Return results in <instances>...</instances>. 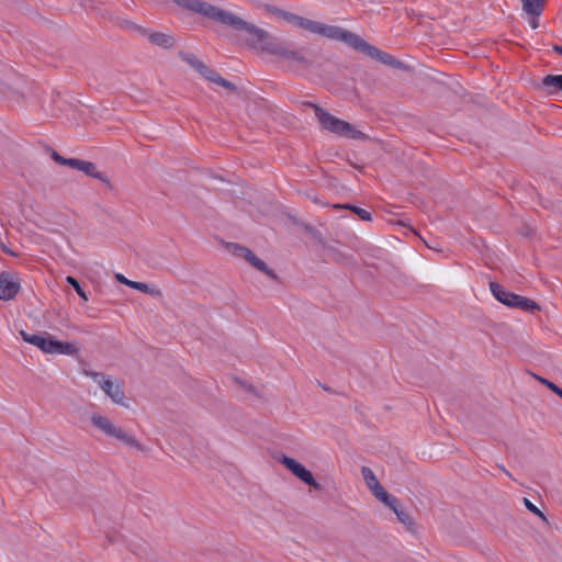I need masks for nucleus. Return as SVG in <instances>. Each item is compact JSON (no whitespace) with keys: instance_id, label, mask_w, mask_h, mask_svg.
<instances>
[{"instance_id":"nucleus-5","label":"nucleus","mask_w":562,"mask_h":562,"mask_svg":"<svg viewBox=\"0 0 562 562\" xmlns=\"http://www.w3.org/2000/svg\"><path fill=\"white\" fill-rule=\"evenodd\" d=\"M85 374L98 384V386L114 404L128 407L122 384L117 380L101 372L86 371Z\"/></svg>"},{"instance_id":"nucleus-11","label":"nucleus","mask_w":562,"mask_h":562,"mask_svg":"<svg viewBox=\"0 0 562 562\" xmlns=\"http://www.w3.org/2000/svg\"><path fill=\"white\" fill-rule=\"evenodd\" d=\"M297 27L303 29L310 33L323 35L327 38H331V35L334 33V25H327L314 20H310L306 18L301 19Z\"/></svg>"},{"instance_id":"nucleus-18","label":"nucleus","mask_w":562,"mask_h":562,"mask_svg":"<svg viewBox=\"0 0 562 562\" xmlns=\"http://www.w3.org/2000/svg\"><path fill=\"white\" fill-rule=\"evenodd\" d=\"M130 288H132L134 290H137V291H140L143 293H147V294H149V295H151L154 297H157V299L161 296V291L158 288L150 286L147 283L133 281V283L130 284Z\"/></svg>"},{"instance_id":"nucleus-10","label":"nucleus","mask_w":562,"mask_h":562,"mask_svg":"<svg viewBox=\"0 0 562 562\" xmlns=\"http://www.w3.org/2000/svg\"><path fill=\"white\" fill-rule=\"evenodd\" d=\"M20 289V280L15 273L10 271L0 272V300H13Z\"/></svg>"},{"instance_id":"nucleus-37","label":"nucleus","mask_w":562,"mask_h":562,"mask_svg":"<svg viewBox=\"0 0 562 562\" xmlns=\"http://www.w3.org/2000/svg\"><path fill=\"white\" fill-rule=\"evenodd\" d=\"M501 469H502L503 473H505L507 476L512 477V474L504 467H501Z\"/></svg>"},{"instance_id":"nucleus-23","label":"nucleus","mask_w":562,"mask_h":562,"mask_svg":"<svg viewBox=\"0 0 562 562\" xmlns=\"http://www.w3.org/2000/svg\"><path fill=\"white\" fill-rule=\"evenodd\" d=\"M274 13L280 16L281 19L288 21L289 23L294 24L295 26L299 25L302 16L293 14L291 12L282 11V10H274Z\"/></svg>"},{"instance_id":"nucleus-15","label":"nucleus","mask_w":562,"mask_h":562,"mask_svg":"<svg viewBox=\"0 0 562 562\" xmlns=\"http://www.w3.org/2000/svg\"><path fill=\"white\" fill-rule=\"evenodd\" d=\"M200 74L204 76L209 81L220 85L227 90L235 91L236 89L232 82L222 78L218 74H216L214 70L209 69L206 66L205 69H203Z\"/></svg>"},{"instance_id":"nucleus-4","label":"nucleus","mask_w":562,"mask_h":562,"mask_svg":"<svg viewBox=\"0 0 562 562\" xmlns=\"http://www.w3.org/2000/svg\"><path fill=\"white\" fill-rule=\"evenodd\" d=\"M312 106L324 130L352 139L360 138L362 136V133L357 131L350 123L331 115L318 105L314 104Z\"/></svg>"},{"instance_id":"nucleus-16","label":"nucleus","mask_w":562,"mask_h":562,"mask_svg":"<svg viewBox=\"0 0 562 562\" xmlns=\"http://www.w3.org/2000/svg\"><path fill=\"white\" fill-rule=\"evenodd\" d=\"M522 10L530 16H539L543 9L544 0H520Z\"/></svg>"},{"instance_id":"nucleus-13","label":"nucleus","mask_w":562,"mask_h":562,"mask_svg":"<svg viewBox=\"0 0 562 562\" xmlns=\"http://www.w3.org/2000/svg\"><path fill=\"white\" fill-rule=\"evenodd\" d=\"M281 59L288 61L290 65H306L307 60L301 50L292 49L285 46Z\"/></svg>"},{"instance_id":"nucleus-8","label":"nucleus","mask_w":562,"mask_h":562,"mask_svg":"<svg viewBox=\"0 0 562 562\" xmlns=\"http://www.w3.org/2000/svg\"><path fill=\"white\" fill-rule=\"evenodd\" d=\"M280 463L289 470L294 476L304 482L305 484L319 490L321 485L315 481L312 472L307 470L303 464L297 462L296 460L283 456L280 458Z\"/></svg>"},{"instance_id":"nucleus-7","label":"nucleus","mask_w":562,"mask_h":562,"mask_svg":"<svg viewBox=\"0 0 562 562\" xmlns=\"http://www.w3.org/2000/svg\"><path fill=\"white\" fill-rule=\"evenodd\" d=\"M330 40L341 41V42L346 43L348 46H350L357 50H360L366 55H369V53L375 52L374 46L368 44L366 41H363L357 34L346 31L338 26L334 27V33H333Z\"/></svg>"},{"instance_id":"nucleus-21","label":"nucleus","mask_w":562,"mask_h":562,"mask_svg":"<svg viewBox=\"0 0 562 562\" xmlns=\"http://www.w3.org/2000/svg\"><path fill=\"white\" fill-rule=\"evenodd\" d=\"M334 209H348L351 210L353 213H356L362 221H371V214L361 207L353 206L350 204H334Z\"/></svg>"},{"instance_id":"nucleus-31","label":"nucleus","mask_w":562,"mask_h":562,"mask_svg":"<svg viewBox=\"0 0 562 562\" xmlns=\"http://www.w3.org/2000/svg\"><path fill=\"white\" fill-rule=\"evenodd\" d=\"M80 162H81V159H78V158H67V161H66L65 166H69L70 168L78 170V168L80 166Z\"/></svg>"},{"instance_id":"nucleus-25","label":"nucleus","mask_w":562,"mask_h":562,"mask_svg":"<svg viewBox=\"0 0 562 562\" xmlns=\"http://www.w3.org/2000/svg\"><path fill=\"white\" fill-rule=\"evenodd\" d=\"M369 490L381 503L389 499L390 494L383 488L380 482Z\"/></svg>"},{"instance_id":"nucleus-38","label":"nucleus","mask_w":562,"mask_h":562,"mask_svg":"<svg viewBox=\"0 0 562 562\" xmlns=\"http://www.w3.org/2000/svg\"><path fill=\"white\" fill-rule=\"evenodd\" d=\"M501 469H502L503 473H505L507 476L512 477V474L504 467H501Z\"/></svg>"},{"instance_id":"nucleus-22","label":"nucleus","mask_w":562,"mask_h":562,"mask_svg":"<svg viewBox=\"0 0 562 562\" xmlns=\"http://www.w3.org/2000/svg\"><path fill=\"white\" fill-rule=\"evenodd\" d=\"M361 474H362L363 481H364V483H366L368 488H371L375 484L379 483V480H378L376 475L374 474V472L370 468L362 467L361 468Z\"/></svg>"},{"instance_id":"nucleus-39","label":"nucleus","mask_w":562,"mask_h":562,"mask_svg":"<svg viewBox=\"0 0 562 562\" xmlns=\"http://www.w3.org/2000/svg\"><path fill=\"white\" fill-rule=\"evenodd\" d=\"M400 512H404V509H403V508H401L400 506H398L397 508H394V509H393V513H394L396 516H397V513H400Z\"/></svg>"},{"instance_id":"nucleus-33","label":"nucleus","mask_w":562,"mask_h":562,"mask_svg":"<svg viewBox=\"0 0 562 562\" xmlns=\"http://www.w3.org/2000/svg\"><path fill=\"white\" fill-rule=\"evenodd\" d=\"M115 279H116V281H117V282H120V283H122V284H124V285H127V286H130V284H132V283H133V281H132V280H128V279H127V278H125L122 273H116V274H115Z\"/></svg>"},{"instance_id":"nucleus-29","label":"nucleus","mask_w":562,"mask_h":562,"mask_svg":"<svg viewBox=\"0 0 562 562\" xmlns=\"http://www.w3.org/2000/svg\"><path fill=\"white\" fill-rule=\"evenodd\" d=\"M186 60L199 72H201L203 69H205V65L202 61H200L199 59H196L194 56H188V57H186Z\"/></svg>"},{"instance_id":"nucleus-19","label":"nucleus","mask_w":562,"mask_h":562,"mask_svg":"<svg viewBox=\"0 0 562 562\" xmlns=\"http://www.w3.org/2000/svg\"><path fill=\"white\" fill-rule=\"evenodd\" d=\"M398 521L406 528L409 532H416L417 527L414 518L406 510L397 513Z\"/></svg>"},{"instance_id":"nucleus-2","label":"nucleus","mask_w":562,"mask_h":562,"mask_svg":"<svg viewBox=\"0 0 562 562\" xmlns=\"http://www.w3.org/2000/svg\"><path fill=\"white\" fill-rule=\"evenodd\" d=\"M20 335L25 342L37 347L47 355L76 356L79 352V348L75 342L57 340L48 333L29 334L25 330H21Z\"/></svg>"},{"instance_id":"nucleus-28","label":"nucleus","mask_w":562,"mask_h":562,"mask_svg":"<svg viewBox=\"0 0 562 562\" xmlns=\"http://www.w3.org/2000/svg\"><path fill=\"white\" fill-rule=\"evenodd\" d=\"M538 380L540 381V383L546 385L549 390H551L554 394H557L558 396H560L562 398V389L561 387H559L553 382H551L547 379L539 378Z\"/></svg>"},{"instance_id":"nucleus-3","label":"nucleus","mask_w":562,"mask_h":562,"mask_svg":"<svg viewBox=\"0 0 562 562\" xmlns=\"http://www.w3.org/2000/svg\"><path fill=\"white\" fill-rule=\"evenodd\" d=\"M90 420L92 426H94L106 436L114 437L126 446L138 451L144 452L147 450L146 447L140 443L134 436L125 432L121 427L115 426L106 416L94 413L91 415Z\"/></svg>"},{"instance_id":"nucleus-20","label":"nucleus","mask_w":562,"mask_h":562,"mask_svg":"<svg viewBox=\"0 0 562 562\" xmlns=\"http://www.w3.org/2000/svg\"><path fill=\"white\" fill-rule=\"evenodd\" d=\"M370 57L380 60L381 63L390 66H397L400 65L398 61H396L390 54L381 52L379 48L375 47V52L369 53Z\"/></svg>"},{"instance_id":"nucleus-30","label":"nucleus","mask_w":562,"mask_h":562,"mask_svg":"<svg viewBox=\"0 0 562 562\" xmlns=\"http://www.w3.org/2000/svg\"><path fill=\"white\" fill-rule=\"evenodd\" d=\"M385 506H387L390 509L397 508L400 505V502L396 497L389 495V499L382 502Z\"/></svg>"},{"instance_id":"nucleus-32","label":"nucleus","mask_w":562,"mask_h":562,"mask_svg":"<svg viewBox=\"0 0 562 562\" xmlns=\"http://www.w3.org/2000/svg\"><path fill=\"white\" fill-rule=\"evenodd\" d=\"M80 162H81V159H78V158H67V161H66L65 166H69L70 168L78 170V168L80 166Z\"/></svg>"},{"instance_id":"nucleus-12","label":"nucleus","mask_w":562,"mask_h":562,"mask_svg":"<svg viewBox=\"0 0 562 562\" xmlns=\"http://www.w3.org/2000/svg\"><path fill=\"white\" fill-rule=\"evenodd\" d=\"M79 171L83 172L85 175L89 176V177H92L94 179H98L99 181H101L108 189H113V186H112V182L111 180L109 179V177L98 170V167L95 166L94 162H91V161H87V160H81L80 162V166L78 168Z\"/></svg>"},{"instance_id":"nucleus-17","label":"nucleus","mask_w":562,"mask_h":562,"mask_svg":"<svg viewBox=\"0 0 562 562\" xmlns=\"http://www.w3.org/2000/svg\"><path fill=\"white\" fill-rule=\"evenodd\" d=\"M148 40L151 44L164 48H169L173 45V38L165 33H149Z\"/></svg>"},{"instance_id":"nucleus-9","label":"nucleus","mask_w":562,"mask_h":562,"mask_svg":"<svg viewBox=\"0 0 562 562\" xmlns=\"http://www.w3.org/2000/svg\"><path fill=\"white\" fill-rule=\"evenodd\" d=\"M227 249L231 254H233L235 257L244 258L247 260L252 267L258 269L259 271L274 278V274L272 271L268 268V266L259 259L249 248L244 247L238 244H228Z\"/></svg>"},{"instance_id":"nucleus-27","label":"nucleus","mask_w":562,"mask_h":562,"mask_svg":"<svg viewBox=\"0 0 562 562\" xmlns=\"http://www.w3.org/2000/svg\"><path fill=\"white\" fill-rule=\"evenodd\" d=\"M66 281H67V283H69V284L75 289V291L78 293V295H79L83 301H88V296H87L86 292L81 289V286H80L79 282H78L75 278H72V277L68 276V277L66 278Z\"/></svg>"},{"instance_id":"nucleus-35","label":"nucleus","mask_w":562,"mask_h":562,"mask_svg":"<svg viewBox=\"0 0 562 562\" xmlns=\"http://www.w3.org/2000/svg\"><path fill=\"white\" fill-rule=\"evenodd\" d=\"M538 16H531V19L529 20V24L532 29H537L539 26V23H538Z\"/></svg>"},{"instance_id":"nucleus-6","label":"nucleus","mask_w":562,"mask_h":562,"mask_svg":"<svg viewBox=\"0 0 562 562\" xmlns=\"http://www.w3.org/2000/svg\"><path fill=\"white\" fill-rule=\"evenodd\" d=\"M490 289L497 301L509 307H518L524 311L539 310V306L532 300L508 292L496 282H491Z\"/></svg>"},{"instance_id":"nucleus-36","label":"nucleus","mask_w":562,"mask_h":562,"mask_svg":"<svg viewBox=\"0 0 562 562\" xmlns=\"http://www.w3.org/2000/svg\"><path fill=\"white\" fill-rule=\"evenodd\" d=\"M553 49L560 55H562V46H554Z\"/></svg>"},{"instance_id":"nucleus-24","label":"nucleus","mask_w":562,"mask_h":562,"mask_svg":"<svg viewBox=\"0 0 562 562\" xmlns=\"http://www.w3.org/2000/svg\"><path fill=\"white\" fill-rule=\"evenodd\" d=\"M369 490L381 503L389 499L390 494L383 488L380 482Z\"/></svg>"},{"instance_id":"nucleus-26","label":"nucleus","mask_w":562,"mask_h":562,"mask_svg":"<svg viewBox=\"0 0 562 562\" xmlns=\"http://www.w3.org/2000/svg\"><path fill=\"white\" fill-rule=\"evenodd\" d=\"M524 505L529 512L538 516L543 522H549L547 516L526 497L524 498Z\"/></svg>"},{"instance_id":"nucleus-34","label":"nucleus","mask_w":562,"mask_h":562,"mask_svg":"<svg viewBox=\"0 0 562 562\" xmlns=\"http://www.w3.org/2000/svg\"><path fill=\"white\" fill-rule=\"evenodd\" d=\"M52 158L59 165H66L67 158L61 157L56 151L53 153Z\"/></svg>"},{"instance_id":"nucleus-1","label":"nucleus","mask_w":562,"mask_h":562,"mask_svg":"<svg viewBox=\"0 0 562 562\" xmlns=\"http://www.w3.org/2000/svg\"><path fill=\"white\" fill-rule=\"evenodd\" d=\"M178 5L188 9L192 12L199 13L205 18L218 21L225 25L233 27L236 31H244L254 36V46L262 52L271 54L280 58L286 46L283 42L271 36L265 30L248 23L234 13L222 10L211 3L202 0H173Z\"/></svg>"},{"instance_id":"nucleus-14","label":"nucleus","mask_w":562,"mask_h":562,"mask_svg":"<svg viewBox=\"0 0 562 562\" xmlns=\"http://www.w3.org/2000/svg\"><path fill=\"white\" fill-rule=\"evenodd\" d=\"M542 88L553 94L562 91V75H548L542 79Z\"/></svg>"}]
</instances>
